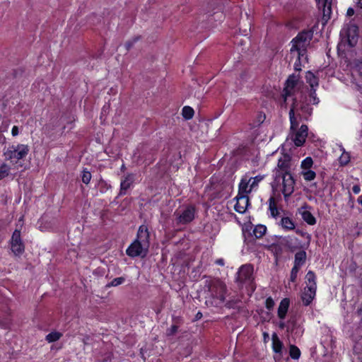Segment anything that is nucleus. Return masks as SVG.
<instances>
[{
	"label": "nucleus",
	"mask_w": 362,
	"mask_h": 362,
	"mask_svg": "<svg viewBox=\"0 0 362 362\" xmlns=\"http://www.w3.org/2000/svg\"><path fill=\"white\" fill-rule=\"evenodd\" d=\"M295 102L292 104L288 115H289V120L291 124V130L292 132H296L293 138V143L295 146L300 147L302 146L306 140L308 133V127L306 124H302L300 127L298 129L299 126V122L298 120V117L301 119V116L298 115L296 116L295 115Z\"/></svg>",
	"instance_id": "f257e3e1"
},
{
	"label": "nucleus",
	"mask_w": 362,
	"mask_h": 362,
	"mask_svg": "<svg viewBox=\"0 0 362 362\" xmlns=\"http://www.w3.org/2000/svg\"><path fill=\"white\" fill-rule=\"evenodd\" d=\"M206 286L209 293L206 303L215 307L221 306L226 298V285L219 279H214L209 281Z\"/></svg>",
	"instance_id": "f03ea898"
},
{
	"label": "nucleus",
	"mask_w": 362,
	"mask_h": 362,
	"mask_svg": "<svg viewBox=\"0 0 362 362\" xmlns=\"http://www.w3.org/2000/svg\"><path fill=\"white\" fill-rule=\"evenodd\" d=\"M313 29H305L299 32L291 40L292 47L291 52L296 51L299 55H303V52L306 51L304 44L309 42L313 39Z\"/></svg>",
	"instance_id": "7ed1b4c3"
},
{
	"label": "nucleus",
	"mask_w": 362,
	"mask_h": 362,
	"mask_svg": "<svg viewBox=\"0 0 362 362\" xmlns=\"http://www.w3.org/2000/svg\"><path fill=\"white\" fill-rule=\"evenodd\" d=\"M30 151V148L26 144H18L9 146L4 155L6 160L17 163L19 160L24 159Z\"/></svg>",
	"instance_id": "20e7f679"
},
{
	"label": "nucleus",
	"mask_w": 362,
	"mask_h": 362,
	"mask_svg": "<svg viewBox=\"0 0 362 362\" xmlns=\"http://www.w3.org/2000/svg\"><path fill=\"white\" fill-rule=\"evenodd\" d=\"M282 181V187L281 191L284 197L285 200H287L294 192L296 185V180L292 173L289 175H275V182L279 183Z\"/></svg>",
	"instance_id": "39448f33"
},
{
	"label": "nucleus",
	"mask_w": 362,
	"mask_h": 362,
	"mask_svg": "<svg viewBox=\"0 0 362 362\" xmlns=\"http://www.w3.org/2000/svg\"><path fill=\"white\" fill-rule=\"evenodd\" d=\"M292 157L288 153H282L279 158L277 165L275 168L274 176L281 175H289L292 173Z\"/></svg>",
	"instance_id": "423d86ee"
},
{
	"label": "nucleus",
	"mask_w": 362,
	"mask_h": 362,
	"mask_svg": "<svg viewBox=\"0 0 362 362\" xmlns=\"http://www.w3.org/2000/svg\"><path fill=\"white\" fill-rule=\"evenodd\" d=\"M11 250L16 257H21L25 252V244L21 238V230L16 229L9 241Z\"/></svg>",
	"instance_id": "0eeeda50"
},
{
	"label": "nucleus",
	"mask_w": 362,
	"mask_h": 362,
	"mask_svg": "<svg viewBox=\"0 0 362 362\" xmlns=\"http://www.w3.org/2000/svg\"><path fill=\"white\" fill-rule=\"evenodd\" d=\"M139 240H134L126 250V254L132 258L136 257H145L148 248Z\"/></svg>",
	"instance_id": "6e6552de"
},
{
	"label": "nucleus",
	"mask_w": 362,
	"mask_h": 362,
	"mask_svg": "<svg viewBox=\"0 0 362 362\" xmlns=\"http://www.w3.org/2000/svg\"><path fill=\"white\" fill-rule=\"evenodd\" d=\"M196 209L193 205H188L177 218V223L187 224L194 219Z\"/></svg>",
	"instance_id": "1a4fd4ad"
},
{
	"label": "nucleus",
	"mask_w": 362,
	"mask_h": 362,
	"mask_svg": "<svg viewBox=\"0 0 362 362\" xmlns=\"http://www.w3.org/2000/svg\"><path fill=\"white\" fill-rule=\"evenodd\" d=\"M12 317L10 308L6 305L0 307V327L8 329L11 325Z\"/></svg>",
	"instance_id": "9d476101"
},
{
	"label": "nucleus",
	"mask_w": 362,
	"mask_h": 362,
	"mask_svg": "<svg viewBox=\"0 0 362 362\" xmlns=\"http://www.w3.org/2000/svg\"><path fill=\"white\" fill-rule=\"evenodd\" d=\"M298 81V77L295 74L290 75L286 81L285 86L283 90V96L284 98V102L286 100V98L292 95V90L296 86Z\"/></svg>",
	"instance_id": "9b49d317"
},
{
	"label": "nucleus",
	"mask_w": 362,
	"mask_h": 362,
	"mask_svg": "<svg viewBox=\"0 0 362 362\" xmlns=\"http://www.w3.org/2000/svg\"><path fill=\"white\" fill-rule=\"evenodd\" d=\"M332 0H318L317 1L319 10L322 11V20L327 22L332 14Z\"/></svg>",
	"instance_id": "f8f14e48"
},
{
	"label": "nucleus",
	"mask_w": 362,
	"mask_h": 362,
	"mask_svg": "<svg viewBox=\"0 0 362 362\" xmlns=\"http://www.w3.org/2000/svg\"><path fill=\"white\" fill-rule=\"evenodd\" d=\"M235 199L236 203L234 206L235 211L239 214H244L250 204L248 196L237 195Z\"/></svg>",
	"instance_id": "ddd939ff"
},
{
	"label": "nucleus",
	"mask_w": 362,
	"mask_h": 362,
	"mask_svg": "<svg viewBox=\"0 0 362 362\" xmlns=\"http://www.w3.org/2000/svg\"><path fill=\"white\" fill-rule=\"evenodd\" d=\"M150 233L146 225L142 224L139 227L136 238L139 240L146 247H149Z\"/></svg>",
	"instance_id": "4468645a"
},
{
	"label": "nucleus",
	"mask_w": 362,
	"mask_h": 362,
	"mask_svg": "<svg viewBox=\"0 0 362 362\" xmlns=\"http://www.w3.org/2000/svg\"><path fill=\"white\" fill-rule=\"evenodd\" d=\"M134 182V175L133 173H127L124 175L121 180L119 194L124 195Z\"/></svg>",
	"instance_id": "2eb2a0df"
},
{
	"label": "nucleus",
	"mask_w": 362,
	"mask_h": 362,
	"mask_svg": "<svg viewBox=\"0 0 362 362\" xmlns=\"http://www.w3.org/2000/svg\"><path fill=\"white\" fill-rule=\"evenodd\" d=\"M316 291L314 289L313 286L311 288H305L304 291L303 292L301 295V300L303 301V304L305 306H308L310 305L312 301L315 297L316 295Z\"/></svg>",
	"instance_id": "dca6fc26"
},
{
	"label": "nucleus",
	"mask_w": 362,
	"mask_h": 362,
	"mask_svg": "<svg viewBox=\"0 0 362 362\" xmlns=\"http://www.w3.org/2000/svg\"><path fill=\"white\" fill-rule=\"evenodd\" d=\"M268 250H269L273 254L275 262L277 264L284 253L283 243L281 242L272 243L269 245Z\"/></svg>",
	"instance_id": "f3484780"
},
{
	"label": "nucleus",
	"mask_w": 362,
	"mask_h": 362,
	"mask_svg": "<svg viewBox=\"0 0 362 362\" xmlns=\"http://www.w3.org/2000/svg\"><path fill=\"white\" fill-rule=\"evenodd\" d=\"M289 306V298H284L281 300L277 310V315L280 320H284L286 318Z\"/></svg>",
	"instance_id": "a211bd4d"
},
{
	"label": "nucleus",
	"mask_w": 362,
	"mask_h": 362,
	"mask_svg": "<svg viewBox=\"0 0 362 362\" xmlns=\"http://www.w3.org/2000/svg\"><path fill=\"white\" fill-rule=\"evenodd\" d=\"M272 351L276 354H279L281 357L283 354V348H284V344L279 338L276 332H274L272 335Z\"/></svg>",
	"instance_id": "6ab92c4d"
},
{
	"label": "nucleus",
	"mask_w": 362,
	"mask_h": 362,
	"mask_svg": "<svg viewBox=\"0 0 362 362\" xmlns=\"http://www.w3.org/2000/svg\"><path fill=\"white\" fill-rule=\"evenodd\" d=\"M346 36L348 45L351 47H354L358 41L357 27L354 26L353 28H348L346 30Z\"/></svg>",
	"instance_id": "aec40b11"
},
{
	"label": "nucleus",
	"mask_w": 362,
	"mask_h": 362,
	"mask_svg": "<svg viewBox=\"0 0 362 362\" xmlns=\"http://www.w3.org/2000/svg\"><path fill=\"white\" fill-rule=\"evenodd\" d=\"M252 267L250 265H243L238 272L239 279L242 281H248L251 279L252 274Z\"/></svg>",
	"instance_id": "412c9836"
},
{
	"label": "nucleus",
	"mask_w": 362,
	"mask_h": 362,
	"mask_svg": "<svg viewBox=\"0 0 362 362\" xmlns=\"http://www.w3.org/2000/svg\"><path fill=\"white\" fill-rule=\"evenodd\" d=\"M252 190L250 189V181L246 178H243L239 183L237 195L247 196V194L250 193Z\"/></svg>",
	"instance_id": "4be33fe9"
},
{
	"label": "nucleus",
	"mask_w": 362,
	"mask_h": 362,
	"mask_svg": "<svg viewBox=\"0 0 362 362\" xmlns=\"http://www.w3.org/2000/svg\"><path fill=\"white\" fill-rule=\"evenodd\" d=\"M173 324L166 331L168 336L175 335L177 332L180 325L183 322V320L180 317H173Z\"/></svg>",
	"instance_id": "5701e85b"
},
{
	"label": "nucleus",
	"mask_w": 362,
	"mask_h": 362,
	"mask_svg": "<svg viewBox=\"0 0 362 362\" xmlns=\"http://www.w3.org/2000/svg\"><path fill=\"white\" fill-rule=\"evenodd\" d=\"M268 203L269 211H270L272 217L276 218L279 216L280 213L275 197L274 196H271L268 200Z\"/></svg>",
	"instance_id": "b1692460"
},
{
	"label": "nucleus",
	"mask_w": 362,
	"mask_h": 362,
	"mask_svg": "<svg viewBox=\"0 0 362 362\" xmlns=\"http://www.w3.org/2000/svg\"><path fill=\"white\" fill-rule=\"evenodd\" d=\"M307 255L305 250H300L295 254L293 265L300 268L305 264Z\"/></svg>",
	"instance_id": "393cba45"
},
{
	"label": "nucleus",
	"mask_w": 362,
	"mask_h": 362,
	"mask_svg": "<svg viewBox=\"0 0 362 362\" xmlns=\"http://www.w3.org/2000/svg\"><path fill=\"white\" fill-rule=\"evenodd\" d=\"M280 225L285 230H292L295 229L296 224L294 221L288 216L282 217L280 221Z\"/></svg>",
	"instance_id": "a878e982"
},
{
	"label": "nucleus",
	"mask_w": 362,
	"mask_h": 362,
	"mask_svg": "<svg viewBox=\"0 0 362 362\" xmlns=\"http://www.w3.org/2000/svg\"><path fill=\"white\" fill-rule=\"evenodd\" d=\"M306 82L310 85V88H316L319 86L318 78L311 71H308L305 75Z\"/></svg>",
	"instance_id": "bb28decb"
},
{
	"label": "nucleus",
	"mask_w": 362,
	"mask_h": 362,
	"mask_svg": "<svg viewBox=\"0 0 362 362\" xmlns=\"http://www.w3.org/2000/svg\"><path fill=\"white\" fill-rule=\"evenodd\" d=\"M306 281L308 283L307 288L313 286L314 289L317 290L316 275L314 272L308 271L305 276Z\"/></svg>",
	"instance_id": "cd10ccee"
},
{
	"label": "nucleus",
	"mask_w": 362,
	"mask_h": 362,
	"mask_svg": "<svg viewBox=\"0 0 362 362\" xmlns=\"http://www.w3.org/2000/svg\"><path fill=\"white\" fill-rule=\"evenodd\" d=\"M302 218L310 226H313L316 223V218L309 211H304L301 213Z\"/></svg>",
	"instance_id": "c85d7f7f"
},
{
	"label": "nucleus",
	"mask_w": 362,
	"mask_h": 362,
	"mask_svg": "<svg viewBox=\"0 0 362 362\" xmlns=\"http://www.w3.org/2000/svg\"><path fill=\"white\" fill-rule=\"evenodd\" d=\"M266 232L267 227L262 224L257 225L252 230L254 236L257 239L262 238L265 235Z\"/></svg>",
	"instance_id": "c756f323"
},
{
	"label": "nucleus",
	"mask_w": 362,
	"mask_h": 362,
	"mask_svg": "<svg viewBox=\"0 0 362 362\" xmlns=\"http://www.w3.org/2000/svg\"><path fill=\"white\" fill-rule=\"evenodd\" d=\"M301 352L299 348L294 345L291 344L289 346V356L293 360H298L300 357Z\"/></svg>",
	"instance_id": "7c9ffc66"
},
{
	"label": "nucleus",
	"mask_w": 362,
	"mask_h": 362,
	"mask_svg": "<svg viewBox=\"0 0 362 362\" xmlns=\"http://www.w3.org/2000/svg\"><path fill=\"white\" fill-rule=\"evenodd\" d=\"M194 115V109L188 105L184 106L182 110V115L186 120L191 119Z\"/></svg>",
	"instance_id": "2f4dec72"
},
{
	"label": "nucleus",
	"mask_w": 362,
	"mask_h": 362,
	"mask_svg": "<svg viewBox=\"0 0 362 362\" xmlns=\"http://www.w3.org/2000/svg\"><path fill=\"white\" fill-rule=\"evenodd\" d=\"M62 336V334L59 332H51L49 333L46 337L45 339L49 343L54 342L58 341Z\"/></svg>",
	"instance_id": "473e14b6"
},
{
	"label": "nucleus",
	"mask_w": 362,
	"mask_h": 362,
	"mask_svg": "<svg viewBox=\"0 0 362 362\" xmlns=\"http://www.w3.org/2000/svg\"><path fill=\"white\" fill-rule=\"evenodd\" d=\"M264 179L263 175H257L254 177H250L248 181H250V189H254L256 188L259 183Z\"/></svg>",
	"instance_id": "72a5a7b5"
},
{
	"label": "nucleus",
	"mask_w": 362,
	"mask_h": 362,
	"mask_svg": "<svg viewBox=\"0 0 362 362\" xmlns=\"http://www.w3.org/2000/svg\"><path fill=\"white\" fill-rule=\"evenodd\" d=\"M302 175L305 181H312L316 177V173L312 170H306L302 172Z\"/></svg>",
	"instance_id": "f704fd0d"
},
{
	"label": "nucleus",
	"mask_w": 362,
	"mask_h": 362,
	"mask_svg": "<svg viewBox=\"0 0 362 362\" xmlns=\"http://www.w3.org/2000/svg\"><path fill=\"white\" fill-rule=\"evenodd\" d=\"M350 155L349 153L344 151L339 158V162L341 166L346 165L350 161Z\"/></svg>",
	"instance_id": "c9c22d12"
},
{
	"label": "nucleus",
	"mask_w": 362,
	"mask_h": 362,
	"mask_svg": "<svg viewBox=\"0 0 362 362\" xmlns=\"http://www.w3.org/2000/svg\"><path fill=\"white\" fill-rule=\"evenodd\" d=\"M91 177L92 175L90 172L88 170L87 168H83L81 176L82 182L86 185H88L90 182Z\"/></svg>",
	"instance_id": "e433bc0d"
},
{
	"label": "nucleus",
	"mask_w": 362,
	"mask_h": 362,
	"mask_svg": "<svg viewBox=\"0 0 362 362\" xmlns=\"http://www.w3.org/2000/svg\"><path fill=\"white\" fill-rule=\"evenodd\" d=\"M9 173L10 167L6 163L1 164L0 166V180L7 177Z\"/></svg>",
	"instance_id": "4c0bfd02"
},
{
	"label": "nucleus",
	"mask_w": 362,
	"mask_h": 362,
	"mask_svg": "<svg viewBox=\"0 0 362 362\" xmlns=\"http://www.w3.org/2000/svg\"><path fill=\"white\" fill-rule=\"evenodd\" d=\"M125 281V278L123 276L117 277L113 279L110 283L107 284V287L117 286L122 284Z\"/></svg>",
	"instance_id": "58836bf2"
},
{
	"label": "nucleus",
	"mask_w": 362,
	"mask_h": 362,
	"mask_svg": "<svg viewBox=\"0 0 362 362\" xmlns=\"http://www.w3.org/2000/svg\"><path fill=\"white\" fill-rule=\"evenodd\" d=\"M313 164V160L311 157H306L303 161L301 162V168L303 170H310Z\"/></svg>",
	"instance_id": "ea45409f"
},
{
	"label": "nucleus",
	"mask_w": 362,
	"mask_h": 362,
	"mask_svg": "<svg viewBox=\"0 0 362 362\" xmlns=\"http://www.w3.org/2000/svg\"><path fill=\"white\" fill-rule=\"evenodd\" d=\"M309 97L310 102H312L313 105H317L319 103L320 100L317 97L316 88H310Z\"/></svg>",
	"instance_id": "a19ab883"
},
{
	"label": "nucleus",
	"mask_w": 362,
	"mask_h": 362,
	"mask_svg": "<svg viewBox=\"0 0 362 362\" xmlns=\"http://www.w3.org/2000/svg\"><path fill=\"white\" fill-rule=\"evenodd\" d=\"M300 269V268L298 267L297 266L293 265V268L291 269V274H290V281H292V282L296 281L298 273Z\"/></svg>",
	"instance_id": "79ce46f5"
},
{
	"label": "nucleus",
	"mask_w": 362,
	"mask_h": 362,
	"mask_svg": "<svg viewBox=\"0 0 362 362\" xmlns=\"http://www.w3.org/2000/svg\"><path fill=\"white\" fill-rule=\"evenodd\" d=\"M264 305H265V308L268 310H273V308L274 307L275 303H274V299L271 296H269L266 298Z\"/></svg>",
	"instance_id": "37998d69"
},
{
	"label": "nucleus",
	"mask_w": 362,
	"mask_h": 362,
	"mask_svg": "<svg viewBox=\"0 0 362 362\" xmlns=\"http://www.w3.org/2000/svg\"><path fill=\"white\" fill-rule=\"evenodd\" d=\"M300 110L303 113L308 115V116H310L313 112V108L308 104L302 105Z\"/></svg>",
	"instance_id": "c03bdc74"
},
{
	"label": "nucleus",
	"mask_w": 362,
	"mask_h": 362,
	"mask_svg": "<svg viewBox=\"0 0 362 362\" xmlns=\"http://www.w3.org/2000/svg\"><path fill=\"white\" fill-rule=\"evenodd\" d=\"M281 243H283V247H286L291 252H294L296 249V247L293 245L287 239H284Z\"/></svg>",
	"instance_id": "a18cd8bd"
},
{
	"label": "nucleus",
	"mask_w": 362,
	"mask_h": 362,
	"mask_svg": "<svg viewBox=\"0 0 362 362\" xmlns=\"http://www.w3.org/2000/svg\"><path fill=\"white\" fill-rule=\"evenodd\" d=\"M355 71L362 76V61L358 60L355 62Z\"/></svg>",
	"instance_id": "49530a36"
},
{
	"label": "nucleus",
	"mask_w": 362,
	"mask_h": 362,
	"mask_svg": "<svg viewBox=\"0 0 362 362\" xmlns=\"http://www.w3.org/2000/svg\"><path fill=\"white\" fill-rule=\"evenodd\" d=\"M300 56L301 55H299L298 54V59L296 61L295 64H294V69L296 71H300L301 70V68H300Z\"/></svg>",
	"instance_id": "de8ad7c7"
},
{
	"label": "nucleus",
	"mask_w": 362,
	"mask_h": 362,
	"mask_svg": "<svg viewBox=\"0 0 362 362\" xmlns=\"http://www.w3.org/2000/svg\"><path fill=\"white\" fill-rule=\"evenodd\" d=\"M139 37H136L132 41L127 42L125 44L126 49L127 50H129L132 48V47L133 46V45L134 44V42L139 40Z\"/></svg>",
	"instance_id": "09e8293b"
},
{
	"label": "nucleus",
	"mask_w": 362,
	"mask_h": 362,
	"mask_svg": "<svg viewBox=\"0 0 362 362\" xmlns=\"http://www.w3.org/2000/svg\"><path fill=\"white\" fill-rule=\"evenodd\" d=\"M361 191V187L359 185H355L352 187V192L355 194H358Z\"/></svg>",
	"instance_id": "8fccbe9b"
},
{
	"label": "nucleus",
	"mask_w": 362,
	"mask_h": 362,
	"mask_svg": "<svg viewBox=\"0 0 362 362\" xmlns=\"http://www.w3.org/2000/svg\"><path fill=\"white\" fill-rule=\"evenodd\" d=\"M265 119V115L262 113H259L257 115V121L259 124L262 123L264 120Z\"/></svg>",
	"instance_id": "3c124183"
},
{
	"label": "nucleus",
	"mask_w": 362,
	"mask_h": 362,
	"mask_svg": "<svg viewBox=\"0 0 362 362\" xmlns=\"http://www.w3.org/2000/svg\"><path fill=\"white\" fill-rule=\"evenodd\" d=\"M18 133H19L18 127L17 126H13L11 129V134L13 136H16L18 134Z\"/></svg>",
	"instance_id": "603ef678"
},
{
	"label": "nucleus",
	"mask_w": 362,
	"mask_h": 362,
	"mask_svg": "<svg viewBox=\"0 0 362 362\" xmlns=\"http://www.w3.org/2000/svg\"><path fill=\"white\" fill-rule=\"evenodd\" d=\"M354 14V9L353 8H351V7H349L347 9V11H346V16H352Z\"/></svg>",
	"instance_id": "864d4df0"
},
{
	"label": "nucleus",
	"mask_w": 362,
	"mask_h": 362,
	"mask_svg": "<svg viewBox=\"0 0 362 362\" xmlns=\"http://www.w3.org/2000/svg\"><path fill=\"white\" fill-rule=\"evenodd\" d=\"M216 264L220 266H223L224 260L223 259H218L216 260Z\"/></svg>",
	"instance_id": "5fc2aeb1"
},
{
	"label": "nucleus",
	"mask_w": 362,
	"mask_h": 362,
	"mask_svg": "<svg viewBox=\"0 0 362 362\" xmlns=\"http://www.w3.org/2000/svg\"><path fill=\"white\" fill-rule=\"evenodd\" d=\"M202 317V312H200V311L197 312V313L195 315V320H199Z\"/></svg>",
	"instance_id": "6e6d98bb"
},
{
	"label": "nucleus",
	"mask_w": 362,
	"mask_h": 362,
	"mask_svg": "<svg viewBox=\"0 0 362 362\" xmlns=\"http://www.w3.org/2000/svg\"><path fill=\"white\" fill-rule=\"evenodd\" d=\"M264 341L267 342L269 338V334L266 332H263Z\"/></svg>",
	"instance_id": "4d7b16f0"
},
{
	"label": "nucleus",
	"mask_w": 362,
	"mask_h": 362,
	"mask_svg": "<svg viewBox=\"0 0 362 362\" xmlns=\"http://www.w3.org/2000/svg\"><path fill=\"white\" fill-rule=\"evenodd\" d=\"M357 314L362 320V304L360 306V308L357 310Z\"/></svg>",
	"instance_id": "13d9d810"
},
{
	"label": "nucleus",
	"mask_w": 362,
	"mask_h": 362,
	"mask_svg": "<svg viewBox=\"0 0 362 362\" xmlns=\"http://www.w3.org/2000/svg\"><path fill=\"white\" fill-rule=\"evenodd\" d=\"M285 326H286V325H285V323L284 322H279V328L284 329Z\"/></svg>",
	"instance_id": "bf43d9fd"
},
{
	"label": "nucleus",
	"mask_w": 362,
	"mask_h": 362,
	"mask_svg": "<svg viewBox=\"0 0 362 362\" xmlns=\"http://www.w3.org/2000/svg\"><path fill=\"white\" fill-rule=\"evenodd\" d=\"M357 6L358 7L362 8V0H358Z\"/></svg>",
	"instance_id": "052dcab7"
},
{
	"label": "nucleus",
	"mask_w": 362,
	"mask_h": 362,
	"mask_svg": "<svg viewBox=\"0 0 362 362\" xmlns=\"http://www.w3.org/2000/svg\"><path fill=\"white\" fill-rule=\"evenodd\" d=\"M358 202L362 206V195L358 197Z\"/></svg>",
	"instance_id": "680f3d73"
},
{
	"label": "nucleus",
	"mask_w": 362,
	"mask_h": 362,
	"mask_svg": "<svg viewBox=\"0 0 362 362\" xmlns=\"http://www.w3.org/2000/svg\"><path fill=\"white\" fill-rule=\"evenodd\" d=\"M225 306H226V308H232V305H230V302H227V303L225 304Z\"/></svg>",
	"instance_id": "e2e57ef3"
},
{
	"label": "nucleus",
	"mask_w": 362,
	"mask_h": 362,
	"mask_svg": "<svg viewBox=\"0 0 362 362\" xmlns=\"http://www.w3.org/2000/svg\"><path fill=\"white\" fill-rule=\"evenodd\" d=\"M124 169H125V166H124V165H122V168H121V170H124Z\"/></svg>",
	"instance_id": "0e129e2a"
},
{
	"label": "nucleus",
	"mask_w": 362,
	"mask_h": 362,
	"mask_svg": "<svg viewBox=\"0 0 362 362\" xmlns=\"http://www.w3.org/2000/svg\"><path fill=\"white\" fill-rule=\"evenodd\" d=\"M218 197H219L218 195H215V196H214L213 198H218Z\"/></svg>",
	"instance_id": "69168bd1"
},
{
	"label": "nucleus",
	"mask_w": 362,
	"mask_h": 362,
	"mask_svg": "<svg viewBox=\"0 0 362 362\" xmlns=\"http://www.w3.org/2000/svg\"><path fill=\"white\" fill-rule=\"evenodd\" d=\"M361 362H362V359H361Z\"/></svg>",
	"instance_id": "338daca9"
}]
</instances>
